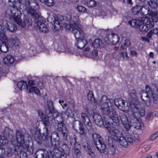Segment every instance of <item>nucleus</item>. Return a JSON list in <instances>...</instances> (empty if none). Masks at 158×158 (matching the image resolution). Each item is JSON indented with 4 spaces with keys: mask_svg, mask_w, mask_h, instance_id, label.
I'll list each match as a JSON object with an SVG mask.
<instances>
[{
    "mask_svg": "<svg viewBox=\"0 0 158 158\" xmlns=\"http://www.w3.org/2000/svg\"><path fill=\"white\" fill-rule=\"evenodd\" d=\"M47 108H46L45 112L46 114L48 115L45 117L44 119L42 120L43 121L45 125L48 126L50 124L49 121V118L51 117V114L53 111V107L52 101L50 100H48L47 101Z\"/></svg>",
    "mask_w": 158,
    "mask_h": 158,
    "instance_id": "nucleus-12",
    "label": "nucleus"
},
{
    "mask_svg": "<svg viewBox=\"0 0 158 158\" xmlns=\"http://www.w3.org/2000/svg\"><path fill=\"white\" fill-rule=\"evenodd\" d=\"M132 136L134 139V141H135L136 140H137L139 139V136L138 134H132Z\"/></svg>",
    "mask_w": 158,
    "mask_h": 158,
    "instance_id": "nucleus-55",
    "label": "nucleus"
},
{
    "mask_svg": "<svg viewBox=\"0 0 158 158\" xmlns=\"http://www.w3.org/2000/svg\"><path fill=\"white\" fill-rule=\"evenodd\" d=\"M150 19L154 23V22H157L158 21V17L157 16V13H155L154 15H152V19Z\"/></svg>",
    "mask_w": 158,
    "mask_h": 158,
    "instance_id": "nucleus-47",
    "label": "nucleus"
},
{
    "mask_svg": "<svg viewBox=\"0 0 158 158\" xmlns=\"http://www.w3.org/2000/svg\"><path fill=\"white\" fill-rule=\"evenodd\" d=\"M90 48L87 47L85 48L83 52L84 55L90 58L94 59L98 56V52L97 50L94 49L90 52Z\"/></svg>",
    "mask_w": 158,
    "mask_h": 158,
    "instance_id": "nucleus-16",
    "label": "nucleus"
},
{
    "mask_svg": "<svg viewBox=\"0 0 158 158\" xmlns=\"http://www.w3.org/2000/svg\"><path fill=\"white\" fill-rule=\"evenodd\" d=\"M92 138L98 150L101 153L104 152H105L106 147L105 144L102 143L101 137L98 134L94 133L92 135Z\"/></svg>",
    "mask_w": 158,
    "mask_h": 158,
    "instance_id": "nucleus-11",
    "label": "nucleus"
},
{
    "mask_svg": "<svg viewBox=\"0 0 158 158\" xmlns=\"http://www.w3.org/2000/svg\"><path fill=\"white\" fill-rule=\"evenodd\" d=\"M58 129L59 130L61 131L62 133L64 139L65 140H67L68 131L67 130L66 127L65 126H64Z\"/></svg>",
    "mask_w": 158,
    "mask_h": 158,
    "instance_id": "nucleus-32",
    "label": "nucleus"
},
{
    "mask_svg": "<svg viewBox=\"0 0 158 158\" xmlns=\"http://www.w3.org/2000/svg\"><path fill=\"white\" fill-rule=\"evenodd\" d=\"M131 45V43L128 40H126L123 43V45H121V47L123 50H124L127 47H129Z\"/></svg>",
    "mask_w": 158,
    "mask_h": 158,
    "instance_id": "nucleus-42",
    "label": "nucleus"
},
{
    "mask_svg": "<svg viewBox=\"0 0 158 158\" xmlns=\"http://www.w3.org/2000/svg\"><path fill=\"white\" fill-rule=\"evenodd\" d=\"M102 125H103L105 127L108 129V128H109V127L110 126V123L109 122L107 121H105L104 122L103 121V123Z\"/></svg>",
    "mask_w": 158,
    "mask_h": 158,
    "instance_id": "nucleus-54",
    "label": "nucleus"
},
{
    "mask_svg": "<svg viewBox=\"0 0 158 158\" xmlns=\"http://www.w3.org/2000/svg\"><path fill=\"white\" fill-rule=\"evenodd\" d=\"M87 97L88 99L92 100L93 98H94V95L93 92L91 91H89L87 94Z\"/></svg>",
    "mask_w": 158,
    "mask_h": 158,
    "instance_id": "nucleus-51",
    "label": "nucleus"
},
{
    "mask_svg": "<svg viewBox=\"0 0 158 158\" xmlns=\"http://www.w3.org/2000/svg\"><path fill=\"white\" fill-rule=\"evenodd\" d=\"M129 24L135 28H139L142 32H147L150 28L153 27L154 23L150 19L143 17L138 19H132L128 21Z\"/></svg>",
    "mask_w": 158,
    "mask_h": 158,
    "instance_id": "nucleus-5",
    "label": "nucleus"
},
{
    "mask_svg": "<svg viewBox=\"0 0 158 158\" xmlns=\"http://www.w3.org/2000/svg\"><path fill=\"white\" fill-rule=\"evenodd\" d=\"M8 141L7 139L2 137L0 139V146H2L7 144Z\"/></svg>",
    "mask_w": 158,
    "mask_h": 158,
    "instance_id": "nucleus-43",
    "label": "nucleus"
},
{
    "mask_svg": "<svg viewBox=\"0 0 158 158\" xmlns=\"http://www.w3.org/2000/svg\"><path fill=\"white\" fill-rule=\"evenodd\" d=\"M83 147L85 151L91 157H93L94 156V153L90 149V147L89 146L87 142H84L82 143Z\"/></svg>",
    "mask_w": 158,
    "mask_h": 158,
    "instance_id": "nucleus-28",
    "label": "nucleus"
},
{
    "mask_svg": "<svg viewBox=\"0 0 158 158\" xmlns=\"http://www.w3.org/2000/svg\"><path fill=\"white\" fill-rule=\"evenodd\" d=\"M148 4L152 8L155 9L157 7L158 3L155 0H151Z\"/></svg>",
    "mask_w": 158,
    "mask_h": 158,
    "instance_id": "nucleus-41",
    "label": "nucleus"
},
{
    "mask_svg": "<svg viewBox=\"0 0 158 158\" xmlns=\"http://www.w3.org/2000/svg\"><path fill=\"white\" fill-rule=\"evenodd\" d=\"M36 23V25L35 26L36 29H38L40 31L44 33L48 32V29L44 23L39 21H37Z\"/></svg>",
    "mask_w": 158,
    "mask_h": 158,
    "instance_id": "nucleus-19",
    "label": "nucleus"
},
{
    "mask_svg": "<svg viewBox=\"0 0 158 158\" xmlns=\"http://www.w3.org/2000/svg\"><path fill=\"white\" fill-rule=\"evenodd\" d=\"M76 16H78V17H79V16L78 15H77L76 16H75L73 18V20L72 21H71V16L69 15V14L66 15V21L68 22H70V23H69H69H67V24H65V28L66 29H68V30H70L71 31V30L70 29H68L66 28V25L67 24H70L71 23H73V22H73V19H74V18H75V17ZM79 20H80V19H79ZM80 20L79 22H80V20ZM79 23L80 24V22H79Z\"/></svg>",
    "mask_w": 158,
    "mask_h": 158,
    "instance_id": "nucleus-35",
    "label": "nucleus"
},
{
    "mask_svg": "<svg viewBox=\"0 0 158 158\" xmlns=\"http://www.w3.org/2000/svg\"><path fill=\"white\" fill-rule=\"evenodd\" d=\"M0 40L3 44L0 46V53L6 52L8 51V48L6 44L8 40L5 34V29L0 24Z\"/></svg>",
    "mask_w": 158,
    "mask_h": 158,
    "instance_id": "nucleus-9",
    "label": "nucleus"
},
{
    "mask_svg": "<svg viewBox=\"0 0 158 158\" xmlns=\"http://www.w3.org/2000/svg\"><path fill=\"white\" fill-rule=\"evenodd\" d=\"M130 96L133 99L135 98L136 96V92L134 90H132L129 92Z\"/></svg>",
    "mask_w": 158,
    "mask_h": 158,
    "instance_id": "nucleus-48",
    "label": "nucleus"
},
{
    "mask_svg": "<svg viewBox=\"0 0 158 158\" xmlns=\"http://www.w3.org/2000/svg\"><path fill=\"white\" fill-rule=\"evenodd\" d=\"M10 11L11 14L10 17H13L14 21L19 26L24 27L26 26L28 27L31 25L32 21L31 19H26L22 21L20 18L21 13L19 9L12 7L10 9Z\"/></svg>",
    "mask_w": 158,
    "mask_h": 158,
    "instance_id": "nucleus-7",
    "label": "nucleus"
},
{
    "mask_svg": "<svg viewBox=\"0 0 158 158\" xmlns=\"http://www.w3.org/2000/svg\"><path fill=\"white\" fill-rule=\"evenodd\" d=\"M125 101L121 98H116L114 100V103L116 106L118 108L120 106H123Z\"/></svg>",
    "mask_w": 158,
    "mask_h": 158,
    "instance_id": "nucleus-30",
    "label": "nucleus"
},
{
    "mask_svg": "<svg viewBox=\"0 0 158 158\" xmlns=\"http://www.w3.org/2000/svg\"><path fill=\"white\" fill-rule=\"evenodd\" d=\"M140 94L143 101L147 106H149L151 105L152 98L154 103H156L158 102V95L154 93L148 85H146L145 90H142Z\"/></svg>",
    "mask_w": 158,
    "mask_h": 158,
    "instance_id": "nucleus-6",
    "label": "nucleus"
},
{
    "mask_svg": "<svg viewBox=\"0 0 158 158\" xmlns=\"http://www.w3.org/2000/svg\"><path fill=\"white\" fill-rule=\"evenodd\" d=\"M143 6L136 5L133 7L132 9V12L133 15H136L138 13L139 11L142 10Z\"/></svg>",
    "mask_w": 158,
    "mask_h": 158,
    "instance_id": "nucleus-29",
    "label": "nucleus"
},
{
    "mask_svg": "<svg viewBox=\"0 0 158 158\" xmlns=\"http://www.w3.org/2000/svg\"><path fill=\"white\" fill-rule=\"evenodd\" d=\"M22 150H21L19 152H20V158H27V154L25 152L23 151H22Z\"/></svg>",
    "mask_w": 158,
    "mask_h": 158,
    "instance_id": "nucleus-50",
    "label": "nucleus"
},
{
    "mask_svg": "<svg viewBox=\"0 0 158 158\" xmlns=\"http://www.w3.org/2000/svg\"><path fill=\"white\" fill-rule=\"evenodd\" d=\"M28 12L34 19H36L38 18L39 17L38 14L34 10L31 9L30 10H29Z\"/></svg>",
    "mask_w": 158,
    "mask_h": 158,
    "instance_id": "nucleus-37",
    "label": "nucleus"
},
{
    "mask_svg": "<svg viewBox=\"0 0 158 158\" xmlns=\"http://www.w3.org/2000/svg\"><path fill=\"white\" fill-rule=\"evenodd\" d=\"M22 149L19 148L18 146H13L11 143V145L8 147L5 151V154L8 157H10L14 155L16 156L18 155L19 152Z\"/></svg>",
    "mask_w": 158,
    "mask_h": 158,
    "instance_id": "nucleus-13",
    "label": "nucleus"
},
{
    "mask_svg": "<svg viewBox=\"0 0 158 158\" xmlns=\"http://www.w3.org/2000/svg\"><path fill=\"white\" fill-rule=\"evenodd\" d=\"M70 143L71 145H73V149L76 151L77 153H78L79 151V145L77 143L76 136L75 135H73V136L70 138Z\"/></svg>",
    "mask_w": 158,
    "mask_h": 158,
    "instance_id": "nucleus-22",
    "label": "nucleus"
},
{
    "mask_svg": "<svg viewBox=\"0 0 158 158\" xmlns=\"http://www.w3.org/2000/svg\"><path fill=\"white\" fill-rule=\"evenodd\" d=\"M19 3H21L23 1H24L26 3H28L29 4L30 2V0H19Z\"/></svg>",
    "mask_w": 158,
    "mask_h": 158,
    "instance_id": "nucleus-60",
    "label": "nucleus"
},
{
    "mask_svg": "<svg viewBox=\"0 0 158 158\" xmlns=\"http://www.w3.org/2000/svg\"><path fill=\"white\" fill-rule=\"evenodd\" d=\"M96 5V2L93 0H90L88 3V5L89 6L94 7Z\"/></svg>",
    "mask_w": 158,
    "mask_h": 158,
    "instance_id": "nucleus-53",
    "label": "nucleus"
},
{
    "mask_svg": "<svg viewBox=\"0 0 158 158\" xmlns=\"http://www.w3.org/2000/svg\"><path fill=\"white\" fill-rule=\"evenodd\" d=\"M79 17L76 16L73 19V23L67 24L66 27L71 30L77 40L76 46L77 48L81 49L87 44V41L84 39L85 34L82 26L79 22Z\"/></svg>",
    "mask_w": 158,
    "mask_h": 158,
    "instance_id": "nucleus-1",
    "label": "nucleus"
},
{
    "mask_svg": "<svg viewBox=\"0 0 158 158\" xmlns=\"http://www.w3.org/2000/svg\"><path fill=\"white\" fill-rule=\"evenodd\" d=\"M25 145H26V147H25V146H23L20 149L22 150V148H23L25 150L27 151L30 154H32L34 152L33 147L31 146H29L28 143L27 142H26Z\"/></svg>",
    "mask_w": 158,
    "mask_h": 158,
    "instance_id": "nucleus-33",
    "label": "nucleus"
},
{
    "mask_svg": "<svg viewBox=\"0 0 158 158\" xmlns=\"http://www.w3.org/2000/svg\"><path fill=\"white\" fill-rule=\"evenodd\" d=\"M107 130L109 134L113 137H116L118 139L121 136V132L114 127L108 128Z\"/></svg>",
    "mask_w": 158,
    "mask_h": 158,
    "instance_id": "nucleus-20",
    "label": "nucleus"
},
{
    "mask_svg": "<svg viewBox=\"0 0 158 158\" xmlns=\"http://www.w3.org/2000/svg\"><path fill=\"white\" fill-rule=\"evenodd\" d=\"M52 112H53L52 115L51 114V117L49 118L50 121H52L54 120L56 124H58V129L65 126V125L63 123L64 118L63 114L56 111H54V108Z\"/></svg>",
    "mask_w": 158,
    "mask_h": 158,
    "instance_id": "nucleus-8",
    "label": "nucleus"
},
{
    "mask_svg": "<svg viewBox=\"0 0 158 158\" xmlns=\"http://www.w3.org/2000/svg\"><path fill=\"white\" fill-rule=\"evenodd\" d=\"M39 116L41 120L44 119L46 117L45 115L44 114L42 111L40 110H38L37 111Z\"/></svg>",
    "mask_w": 158,
    "mask_h": 158,
    "instance_id": "nucleus-49",
    "label": "nucleus"
},
{
    "mask_svg": "<svg viewBox=\"0 0 158 158\" xmlns=\"http://www.w3.org/2000/svg\"><path fill=\"white\" fill-rule=\"evenodd\" d=\"M17 86L20 90H22L23 87V89H28L26 82L24 81H21L18 82L17 84Z\"/></svg>",
    "mask_w": 158,
    "mask_h": 158,
    "instance_id": "nucleus-31",
    "label": "nucleus"
},
{
    "mask_svg": "<svg viewBox=\"0 0 158 158\" xmlns=\"http://www.w3.org/2000/svg\"><path fill=\"white\" fill-rule=\"evenodd\" d=\"M130 53H131V55L133 56H135L137 55V52L134 50H131V52H130Z\"/></svg>",
    "mask_w": 158,
    "mask_h": 158,
    "instance_id": "nucleus-57",
    "label": "nucleus"
},
{
    "mask_svg": "<svg viewBox=\"0 0 158 158\" xmlns=\"http://www.w3.org/2000/svg\"><path fill=\"white\" fill-rule=\"evenodd\" d=\"M72 113V110L69 108V107H68L65 112V114L68 117H69L70 114H71Z\"/></svg>",
    "mask_w": 158,
    "mask_h": 158,
    "instance_id": "nucleus-52",
    "label": "nucleus"
},
{
    "mask_svg": "<svg viewBox=\"0 0 158 158\" xmlns=\"http://www.w3.org/2000/svg\"><path fill=\"white\" fill-rule=\"evenodd\" d=\"M119 37L118 35L114 33L111 34V37L109 38V41L112 45H115L119 41Z\"/></svg>",
    "mask_w": 158,
    "mask_h": 158,
    "instance_id": "nucleus-25",
    "label": "nucleus"
},
{
    "mask_svg": "<svg viewBox=\"0 0 158 158\" xmlns=\"http://www.w3.org/2000/svg\"><path fill=\"white\" fill-rule=\"evenodd\" d=\"M153 34V32L152 30H150L147 33V36L148 38H151Z\"/></svg>",
    "mask_w": 158,
    "mask_h": 158,
    "instance_id": "nucleus-56",
    "label": "nucleus"
},
{
    "mask_svg": "<svg viewBox=\"0 0 158 158\" xmlns=\"http://www.w3.org/2000/svg\"><path fill=\"white\" fill-rule=\"evenodd\" d=\"M93 118L94 121L96 124L101 126L103 123V121L102 120L101 116L98 114H94Z\"/></svg>",
    "mask_w": 158,
    "mask_h": 158,
    "instance_id": "nucleus-23",
    "label": "nucleus"
},
{
    "mask_svg": "<svg viewBox=\"0 0 158 158\" xmlns=\"http://www.w3.org/2000/svg\"><path fill=\"white\" fill-rule=\"evenodd\" d=\"M28 83L29 86L31 87L29 89V91L30 93H33L34 92L37 95L40 94V91L37 87H32V86L34 85L35 84L33 80H29L28 81Z\"/></svg>",
    "mask_w": 158,
    "mask_h": 158,
    "instance_id": "nucleus-21",
    "label": "nucleus"
},
{
    "mask_svg": "<svg viewBox=\"0 0 158 158\" xmlns=\"http://www.w3.org/2000/svg\"><path fill=\"white\" fill-rule=\"evenodd\" d=\"M141 39L144 41L149 42V38L146 36H143L141 37Z\"/></svg>",
    "mask_w": 158,
    "mask_h": 158,
    "instance_id": "nucleus-58",
    "label": "nucleus"
},
{
    "mask_svg": "<svg viewBox=\"0 0 158 158\" xmlns=\"http://www.w3.org/2000/svg\"><path fill=\"white\" fill-rule=\"evenodd\" d=\"M64 17L61 15H59L54 18V27L56 30H58L60 29L61 26V22L64 20Z\"/></svg>",
    "mask_w": 158,
    "mask_h": 158,
    "instance_id": "nucleus-15",
    "label": "nucleus"
},
{
    "mask_svg": "<svg viewBox=\"0 0 158 158\" xmlns=\"http://www.w3.org/2000/svg\"><path fill=\"white\" fill-rule=\"evenodd\" d=\"M119 55L122 57L123 60H127L128 58V55L127 52H122L119 53Z\"/></svg>",
    "mask_w": 158,
    "mask_h": 158,
    "instance_id": "nucleus-46",
    "label": "nucleus"
},
{
    "mask_svg": "<svg viewBox=\"0 0 158 158\" xmlns=\"http://www.w3.org/2000/svg\"><path fill=\"white\" fill-rule=\"evenodd\" d=\"M62 147H63V148H65V149H63L64 151L65 150H67V149H68V148L66 144H64L63 145Z\"/></svg>",
    "mask_w": 158,
    "mask_h": 158,
    "instance_id": "nucleus-62",
    "label": "nucleus"
},
{
    "mask_svg": "<svg viewBox=\"0 0 158 158\" xmlns=\"http://www.w3.org/2000/svg\"><path fill=\"white\" fill-rule=\"evenodd\" d=\"M76 8L79 12L83 13H86L87 12L86 8L82 6L78 5Z\"/></svg>",
    "mask_w": 158,
    "mask_h": 158,
    "instance_id": "nucleus-38",
    "label": "nucleus"
},
{
    "mask_svg": "<svg viewBox=\"0 0 158 158\" xmlns=\"http://www.w3.org/2000/svg\"><path fill=\"white\" fill-rule=\"evenodd\" d=\"M81 120L84 123L86 128L89 131L93 130L92 123L89 117L85 113L83 112L81 113Z\"/></svg>",
    "mask_w": 158,
    "mask_h": 158,
    "instance_id": "nucleus-14",
    "label": "nucleus"
},
{
    "mask_svg": "<svg viewBox=\"0 0 158 158\" xmlns=\"http://www.w3.org/2000/svg\"><path fill=\"white\" fill-rule=\"evenodd\" d=\"M125 139H126L128 143H133L134 141V139H133L132 135L128 134L127 135Z\"/></svg>",
    "mask_w": 158,
    "mask_h": 158,
    "instance_id": "nucleus-45",
    "label": "nucleus"
},
{
    "mask_svg": "<svg viewBox=\"0 0 158 158\" xmlns=\"http://www.w3.org/2000/svg\"><path fill=\"white\" fill-rule=\"evenodd\" d=\"M158 137V131L152 134L149 137V139L151 141H153Z\"/></svg>",
    "mask_w": 158,
    "mask_h": 158,
    "instance_id": "nucleus-44",
    "label": "nucleus"
},
{
    "mask_svg": "<svg viewBox=\"0 0 158 158\" xmlns=\"http://www.w3.org/2000/svg\"><path fill=\"white\" fill-rule=\"evenodd\" d=\"M45 133L43 134V137H42L40 136L38 137L39 138L40 141H42L43 139L44 141H49L51 142L52 147L53 148V151H48L44 149H40L39 152L40 153L43 158H53L55 155V153H57L59 152L58 147H59L60 143L59 141H56L55 140H52V135L50 132H49L47 127H45Z\"/></svg>",
    "mask_w": 158,
    "mask_h": 158,
    "instance_id": "nucleus-2",
    "label": "nucleus"
},
{
    "mask_svg": "<svg viewBox=\"0 0 158 158\" xmlns=\"http://www.w3.org/2000/svg\"><path fill=\"white\" fill-rule=\"evenodd\" d=\"M120 138L119 143L124 148H127L128 145V144L127 142L126 139L124 137H121Z\"/></svg>",
    "mask_w": 158,
    "mask_h": 158,
    "instance_id": "nucleus-34",
    "label": "nucleus"
},
{
    "mask_svg": "<svg viewBox=\"0 0 158 158\" xmlns=\"http://www.w3.org/2000/svg\"><path fill=\"white\" fill-rule=\"evenodd\" d=\"M127 2L129 4H130L131 5L132 4V2L131 1V0H127Z\"/></svg>",
    "mask_w": 158,
    "mask_h": 158,
    "instance_id": "nucleus-64",
    "label": "nucleus"
},
{
    "mask_svg": "<svg viewBox=\"0 0 158 158\" xmlns=\"http://www.w3.org/2000/svg\"><path fill=\"white\" fill-rule=\"evenodd\" d=\"M149 56L152 58H153L154 57V54L152 52H150L149 53Z\"/></svg>",
    "mask_w": 158,
    "mask_h": 158,
    "instance_id": "nucleus-63",
    "label": "nucleus"
},
{
    "mask_svg": "<svg viewBox=\"0 0 158 158\" xmlns=\"http://www.w3.org/2000/svg\"><path fill=\"white\" fill-rule=\"evenodd\" d=\"M8 44L10 46H14L15 47H18L20 44L19 40L17 37H11Z\"/></svg>",
    "mask_w": 158,
    "mask_h": 158,
    "instance_id": "nucleus-26",
    "label": "nucleus"
},
{
    "mask_svg": "<svg viewBox=\"0 0 158 158\" xmlns=\"http://www.w3.org/2000/svg\"><path fill=\"white\" fill-rule=\"evenodd\" d=\"M79 133L80 134L83 135L85 136L86 133L85 132V129L83 126V124L81 123L80 121H79Z\"/></svg>",
    "mask_w": 158,
    "mask_h": 158,
    "instance_id": "nucleus-39",
    "label": "nucleus"
},
{
    "mask_svg": "<svg viewBox=\"0 0 158 158\" xmlns=\"http://www.w3.org/2000/svg\"><path fill=\"white\" fill-rule=\"evenodd\" d=\"M120 118L121 120L125 127L127 131H129L131 128V126L127 117L125 115L122 114L120 116Z\"/></svg>",
    "mask_w": 158,
    "mask_h": 158,
    "instance_id": "nucleus-18",
    "label": "nucleus"
},
{
    "mask_svg": "<svg viewBox=\"0 0 158 158\" xmlns=\"http://www.w3.org/2000/svg\"><path fill=\"white\" fill-rule=\"evenodd\" d=\"M146 119L147 120H151V114H148L146 116Z\"/></svg>",
    "mask_w": 158,
    "mask_h": 158,
    "instance_id": "nucleus-61",
    "label": "nucleus"
},
{
    "mask_svg": "<svg viewBox=\"0 0 158 158\" xmlns=\"http://www.w3.org/2000/svg\"><path fill=\"white\" fill-rule=\"evenodd\" d=\"M107 143L109 146L108 148V153L111 155H113L115 153V149L113 144V141H114L111 137H108Z\"/></svg>",
    "mask_w": 158,
    "mask_h": 158,
    "instance_id": "nucleus-17",
    "label": "nucleus"
},
{
    "mask_svg": "<svg viewBox=\"0 0 158 158\" xmlns=\"http://www.w3.org/2000/svg\"><path fill=\"white\" fill-rule=\"evenodd\" d=\"M102 112L109 117L115 123H118L119 121V116L117 112L114 108L109 99L107 97L103 95L99 101Z\"/></svg>",
    "mask_w": 158,
    "mask_h": 158,
    "instance_id": "nucleus-3",
    "label": "nucleus"
},
{
    "mask_svg": "<svg viewBox=\"0 0 158 158\" xmlns=\"http://www.w3.org/2000/svg\"><path fill=\"white\" fill-rule=\"evenodd\" d=\"M5 23L6 24L4 26L8 30L11 32H13L17 30V27L15 24L7 22V21H6Z\"/></svg>",
    "mask_w": 158,
    "mask_h": 158,
    "instance_id": "nucleus-27",
    "label": "nucleus"
},
{
    "mask_svg": "<svg viewBox=\"0 0 158 158\" xmlns=\"http://www.w3.org/2000/svg\"><path fill=\"white\" fill-rule=\"evenodd\" d=\"M16 137V140L12 139L11 140V143L13 146H18L20 148H22L23 146H25V147H27L25 145L26 142L24 141V135L21 131H17Z\"/></svg>",
    "mask_w": 158,
    "mask_h": 158,
    "instance_id": "nucleus-10",
    "label": "nucleus"
},
{
    "mask_svg": "<svg viewBox=\"0 0 158 158\" xmlns=\"http://www.w3.org/2000/svg\"><path fill=\"white\" fill-rule=\"evenodd\" d=\"M130 109L131 112L130 118L131 122L134 124L135 127L138 129H140L143 123L138 116L139 115L143 117L145 115L144 108L140 104L135 105L132 102H130Z\"/></svg>",
    "mask_w": 158,
    "mask_h": 158,
    "instance_id": "nucleus-4",
    "label": "nucleus"
},
{
    "mask_svg": "<svg viewBox=\"0 0 158 158\" xmlns=\"http://www.w3.org/2000/svg\"><path fill=\"white\" fill-rule=\"evenodd\" d=\"M14 61V57L10 55H7L3 59V63L6 65H9L12 64Z\"/></svg>",
    "mask_w": 158,
    "mask_h": 158,
    "instance_id": "nucleus-24",
    "label": "nucleus"
},
{
    "mask_svg": "<svg viewBox=\"0 0 158 158\" xmlns=\"http://www.w3.org/2000/svg\"><path fill=\"white\" fill-rule=\"evenodd\" d=\"M153 34L154 33L156 34H158V29L157 28H155L153 30Z\"/></svg>",
    "mask_w": 158,
    "mask_h": 158,
    "instance_id": "nucleus-59",
    "label": "nucleus"
},
{
    "mask_svg": "<svg viewBox=\"0 0 158 158\" xmlns=\"http://www.w3.org/2000/svg\"><path fill=\"white\" fill-rule=\"evenodd\" d=\"M41 2H44L48 6H51L54 4V0H40Z\"/></svg>",
    "mask_w": 158,
    "mask_h": 158,
    "instance_id": "nucleus-40",
    "label": "nucleus"
},
{
    "mask_svg": "<svg viewBox=\"0 0 158 158\" xmlns=\"http://www.w3.org/2000/svg\"><path fill=\"white\" fill-rule=\"evenodd\" d=\"M102 44V42L98 39L95 40L92 45L94 48H98L100 47Z\"/></svg>",
    "mask_w": 158,
    "mask_h": 158,
    "instance_id": "nucleus-36",
    "label": "nucleus"
}]
</instances>
